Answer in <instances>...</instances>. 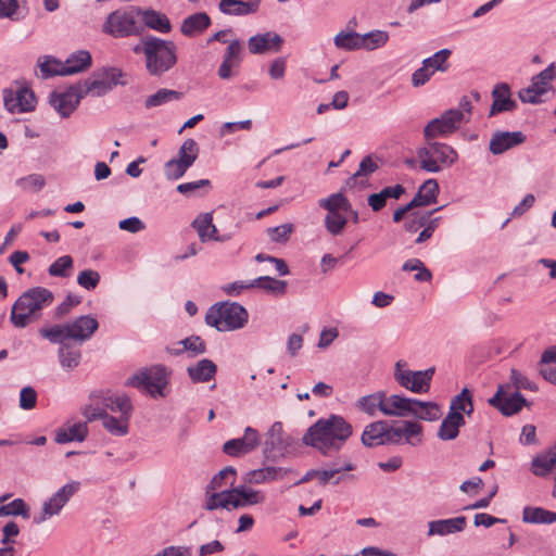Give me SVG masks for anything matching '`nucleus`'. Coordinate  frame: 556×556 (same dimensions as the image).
I'll use <instances>...</instances> for the list:
<instances>
[{"mask_svg":"<svg viewBox=\"0 0 556 556\" xmlns=\"http://www.w3.org/2000/svg\"><path fill=\"white\" fill-rule=\"evenodd\" d=\"M254 288L261 289L275 296H281L287 292V281L269 276H261L252 280Z\"/></svg>","mask_w":556,"mask_h":556,"instance_id":"43","label":"nucleus"},{"mask_svg":"<svg viewBox=\"0 0 556 556\" xmlns=\"http://www.w3.org/2000/svg\"><path fill=\"white\" fill-rule=\"evenodd\" d=\"M247 309L238 303H222L213 305L205 316L208 326L218 331H232L244 327L248 323Z\"/></svg>","mask_w":556,"mask_h":556,"instance_id":"5","label":"nucleus"},{"mask_svg":"<svg viewBox=\"0 0 556 556\" xmlns=\"http://www.w3.org/2000/svg\"><path fill=\"white\" fill-rule=\"evenodd\" d=\"M144 24L159 33L166 34L172 29L170 22L168 17L154 10H147L140 13Z\"/></svg>","mask_w":556,"mask_h":556,"instance_id":"44","label":"nucleus"},{"mask_svg":"<svg viewBox=\"0 0 556 556\" xmlns=\"http://www.w3.org/2000/svg\"><path fill=\"white\" fill-rule=\"evenodd\" d=\"M58 354L60 364L64 369L72 370L80 363L81 354L79 350L63 345L59 349Z\"/></svg>","mask_w":556,"mask_h":556,"instance_id":"57","label":"nucleus"},{"mask_svg":"<svg viewBox=\"0 0 556 556\" xmlns=\"http://www.w3.org/2000/svg\"><path fill=\"white\" fill-rule=\"evenodd\" d=\"M8 496L0 497V516H23L29 517V507L22 498H15L7 503Z\"/></svg>","mask_w":556,"mask_h":556,"instance_id":"49","label":"nucleus"},{"mask_svg":"<svg viewBox=\"0 0 556 556\" xmlns=\"http://www.w3.org/2000/svg\"><path fill=\"white\" fill-rule=\"evenodd\" d=\"M199 155V146L194 139H187L182 142L178 151V161L184 162L191 167Z\"/></svg>","mask_w":556,"mask_h":556,"instance_id":"56","label":"nucleus"},{"mask_svg":"<svg viewBox=\"0 0 556 556\" xmlns=\"http://www.w3.org/2000/svg\"><path fill=\"white\" fill-rule=\"evenodd\" d=\"M53 293L42 287L25 291L13 304L10 320L16 328H25L41 317V311L51 305Z\"/></svg>","mask_w":556,"mask_h":556,"instance_id":"2","label":"nucleus"},{"mask_svg":"<svg viewBox=\"0 0 556 556\" xmlns=\"http://www.w3.org/2000/svg\"><path fill=\"white\" fill-rule=\"evenodd\" d=\"M180 343L184 346V351L191 357L203 354L206 351V346L200 337H189L184 339Z\"/></svg>","mask_w":556,"mask_h":556,"instance_id":"64","label":"nucleus"},{"mask_svg":"<svg viewBox=\"0 0 556 556\" xmlns=\"http://www.w3.org/2000/svg\"><path fill=\"white\" fill-rule=\"evenodd\" d=\"M202 242L214 240L224 242L230 239L229 235L219 236L216 226L213 224L212 214L206 213L198 216L192 223Z\"/></svg>","mask_w":556,"mask_h":556,"instance_id":"27","label":"nucleus"},{"mask_svg":"<svg viewBox=\"0 0 556 556\" xmlns=\"http://www.w3.org/2000/svg\"><path fill=\"white\" fill-rule=\"evenodd\" d=\"M522 520L527 523L551 525L556 522V513L541 507H525Z\"/></svg>","mask_w":556,"mask_h":556,"instance_id":"47","label":"nucleus"},{"mask_svg":"<svg viewBox=\"0 0 556 556\" xmlns=\"http://www.w3.org/2000/svg\"><path fill=\"white\" fill-rule=\"evenodd\" d=\"M83 98L78 84H76L66 89L52 91L49 96V103L61 117L65 118L77 109Z\"/></svg>","mask_w":556,"mask_h":556,"instance_id":"15","label":"nucleus"},{"mask_svg":"<svg viewBox=\"0 0 556 556\" xmlns=\"http://www.w3.org/2000/svg\"><path fill=\"white\" fill-rule=\"evenodd\" d=\"M413 397L402 394H388L384 392V404L382 405V415L388 417H409Z\"/></svg>","mask_w":556,"mask_h":556,"instance_id":"26","label":"nucleus"},{"mask_svg":"<svg viewBox=\"0 0 556 556\" xmlns=\"http://www.w3.org/2000/svg\"><path fill=\"white\" fill-rule=\"evenodd\" d=\"M334 45L339 49L359 50L362 49V35L355 31H341L336 35Z\"/></svg>","mask_w":556,"mask_h":556,"instance_id":"55","label":"nucleus"},{"mask_svg":"<svg viewBox=\"0 0 556 556\" xmlns=\"http://www.w3.org/2000/svg\"><path fill=\"white\" fill-rule=\"evenodd\" d=\"M260 443L261 437L258 431L252 427H247L241 438L225 442L223 451L231 457H240L255 451Z\"/></svg>","mask_w":556,"mask_h":556,"instance_id":"17","label":"nucleus"},{"mask_svg":"<svg viewBox=\"0 0 556 556\" xmlns=\"http://www.w3.org/2000/svg\"><path fill=\"white\" fill-rule=\"evenodd\" d=\"M390 433L391 444L419 446L424 442V427L417 421L402 420L395 425L390 424Z\"/></svg>","mask_w":556,"mask_h":556,"instance_id":"14","label":"nucleus"},{"mask_svg":"<svg viewBox=\"0 0 556 556\" xmlns=\"http://www.w3.org/2000/svg\"><path fill=\"white\" fill-rule=\"evenodd\" d=\"M79 488L78 481H71L58 489L42 502L39 513L34 516V523L41 525L59 516L70 500L79 491Z\"/></svg>","mask_w":556,"mask_h":556,"instance_id":"11","label":"nucleus"},{"mask_svg":"<svg viewBox=\"0 0 556 556\" xmlns=\"http://www.w3.org/2000/svg\"><path fill=\"white\" fill-rule=\"evenodd\" d=\"M465 426V418L447 415L441 421L438 429V438L442 441H451L458 437L459 429Z\"/></svg>","mask_w":556,"mask_h":556,"instance_id":"38","label":"nucleus"},{"mask_svg":"<svg viewBox=\"0 0 556 556\" xmlns=\"http://www.w3.org/2000/svg\"><path fill=\"white\" fill-rule=\"evenodd\" d=\"M384 404V392L378 391L372 394H368L365 396H362L356 402V407L368 414L369 416H375L377 412H380L382 414V405Z\"/></svg>","mask_w":556,"mask_h":556,"instance_id":"46","label":"nucleus"},{"mask_svg":"<svg viewBox=\"0 0 556 556\" xmlns=\"http://www.w3.org/2000/svg\"><path fill=\"white\" fill-rule=\"evenodd\" d=\"M68 340L85 342L91 339L99 328V323L92 315H83L66 323Z\"/></svg>","mask_w":556,"mask_h":556,"instance_id":"20","label":"nucleus"},{"mask_svg":"<svg viewBox=\"0 0 556 556\" xmlns=\"http://www.w3.org/2000/svg\"><path fill=\"white\" fill-rule=\"evenodd\" d=\"M291 445V439L283 432L280 421L274 422L266 433L264 454L266 457H274L276 454H283Z\"/></svg>","mask_w":556,"mask_h":556,"instance_id":"21","label":"nucleus"},{"mask_svg":"<svg viewBox=\"0 0 556 556\" xmlns=\"http://www.w3.org/2000/svg\"><path fill=\"white\" fill-rule=\"evenodd\" d=\"M293 472L294 471L290 468L265 466L247 471L243 475V481L250 485L266 484L275 481H282Z\"/></svg>","mask_w":556,"mask_h":556,"instance_id":"18","label":"nucleus"},{"mask_svg":"<svg viewBox=\"0 0 556 556\" xmlns=\"http://www.w3.org/2000/svg\"><path fill=\"white\" fill-rule=\"evenodd\" d=\"M409 417L426 421H437L442 416L441 407L434 402L420 401L413 397Z\"/></svg>","mask_w":556,"mask_h":556,"instance_id":"30","label":"nucleus"},{"mask_svg":"<svg viewBox=\"0 0 556 556\" xmlns=\"http://www.w3.org/2000/svg\"><path fill=\"white\" fill-rule=\"evenodd\" d=\"M452 55L451 49H441L437 51L434 54H432L429 58H426L422 60V64L427 65L429 68H431L434 73L441 72L445 73L450 68L448 60Z\"/></svg>","mask_w":556,"mask_h":556,"instance_id":"51","label":"nucleus"},{"mask_svg":"<svg viewBox=\"0 0 556 556\" xmlns=\"http://www.w3.org/2000/svg\"><path fill=\"white\" fill-rule=\"evenodd\" d=\"M134 51L136 53H143L146 68L152 76L163 75L177 62L175 43L157 37H147L140 45L134 48Z\"/></svg>","mask_w":556,"mask_h":556,"instance_id":"3","label":"nucleus"},{"mask_svg":"<svg viewBox=\"0 0 556 556\" xmlns=\"http://www.w3.org/2000/svg\"><path fill=\"white\" fill-rule=\"evenodd\" d=\"M103 392H94L90 395V403L81 408V414L87 421L103 419L106 414L105 407L101 403Z\"/></svg>","mask_w":556,"mask_h":556,"instance_id":"50","label":"nucleus"},{"mask_svg":"<svg viewBox=\"0 0 556 556\" xmlns=\"http://www.w3.org/2000/svg\"><path fill=\"white\" fill-rule=\"evenodd\" d=\"M492 100L490 116L511 112L517 108V102L511 98L510 87L506 83L495 85L492 90Z\"/></svg>","mask_w":556,"mask_h":556,"instance_id":"24","label":"nucleus"},{"mask_svg":"<svg viewBox=\"0 0 556 556\" xmlns=\"http://www.w3.org/2000/svg\"><path fill=\"white\" fill-rule=\"evenodd\" d=\"M472 105L467 99L459 102V106L445 111L440 117L430 121L425 127L427 139L444 138L455 132L463 123H467L471 115Z\"/></svg>","mask_w":556,"mask_h":556,"instance_id":"4","label":"nucleus"},{"mask_svg":"<svg viewBox=\"0 0 556 556\" xmlns=\"http://www.w3.org/2000/svg\"><path fill=\"white\" fill-rule=\"evenodd\" d=\"M434 367L425 370H412L405 359H399L394 364L393 379L402 388L415 394L428 393L434 376Z\"/></svg>","mask_w":556,"mask_h":556,"instance_id":"8","label":"nucleus"},{"mask_svg":"<svg viewBox=\"0 0 556 556\" xmlns=\"http://www.w3.org/2000/svg\"><path fill=\"white\" fill-rule=\"evenodd\" d=\"M260 1L258 0H220L219 10L224 14L228 15H248L251 13H255L258 10Z\"/></svg>","mask_w":556,"mask_h":556,"instance_id":"33","label":"nucleus"},{"mask_svg":"<svg viewBox=\"0 0 556 556\" xmlns=\"http://www.w3.org/2000/svg\"><path fill=\"white\" fill-rule=\"evenodd\" d=\"M189 378L194 383L208 382L214 379L217 372L216 364L207 358H203L187 367Z\"/></svg>","mask_w":556,"mask_h":556,"instance_id":"31","label":"nucleus"},{"mask_svg":"<svg viewBox=\"0 0 556 556\" xmlns=\"http://www.w3.org/2000/svg\"><path fill=\"white\" fill-rule=\"evenodd\" d=\"M39 334L51 343H62L64 340H68L66 324L41 328Z\"/></svg>","mask_w":556,"mask_h":556,"instance_id":"61","label":"nucleus"},{"mask_svg":"<svg viewBox=\"0 0 556 556\" xmlns=\"http://www.w3.org/2000/svg\"><path fill=\"white\" fill-rule=\"evenodd\" d=\"M556 76V65L551 63L546 68L531 78L529 86L518 91V97L522 103L540 104L544 102V97L553 91V80Z\"/></svg>","mask_w":556,"mask_h":556,"instance_id":"12","label":"nucleus"},{"mask_svg":"<svg viewBox=\"0 0 556 556\" xmlns=\"http://www.w3.org/2000/svg\"><path fill=\"white\" fill-rule=\"evenodd\" d=\"M427 536H445L463 532L467 526V518L458 516L447 519H437L428 522Z\"/></svg>","mask_w":556,"mask_h":556,"instance_id":"23","label":"nucleus"},{"mask_svg":"<svg viewBox=\"0 0 556 556\" xmlns=\"http://www.w3.org/2000/svg\"><path fill=\"white\" fill-rule=\"evenodd\" d=\"M129 417L119 415L116 417L106 413L102 419V425L110 434L124 437L129 432Z\"/></svg>","mask_w":556,"mask_h":556,"instance_id":"45","label":"nucleus"},{"mask_svg":"<svg viewBox=\"0 0 556 556\" xmlns=\"http://www.w3.org/2000/svg\"><path fill=\"white\" fill-rule=\"evenodd\" d=\"M526 141V136L522 131H495L489 143V150L494 155L503 154L504 152L522 144Z\"/></svg>","mask_w":556,"mask_h":556,"instance_id":"22","label":"nucleus"},{"mask_svg":"<svg viewBox=\"0 0 556 556\" xmlns=\"http://www.w3.org/2000/svg\"><path fill=\"white\" fill-rule=\"evenodd\" d=\"M101 403L105 410L110 409L113 413H118L119 416L131 417L132 404L130 399L124 393H103L101 395Z\"/></svg>","mask_w":556,"mask_h":556,"instance_id":"29","label":"nucleus"},{"mask_svg":"<svg viewBox=\"0 0 556 556\" xmlns=\"http://www.w3.org/2000/svg\"><path fill=\"white\" fill-rule=\"evenodd\" d=\"M439 208H435L430 212L420 213V212H413L407 216V219L404 224L405 229L408 232H416L420 228L425 227L428 222H430L431 215L433 212H437Z\"/></svg>","mask_w":556,"mask_h":556,"instance_id":"59","label":"nucleus"},{"mask_svg":"<svg viewBox=\"0 0 556 556\" xmlns=\"http://www.w3.org/2000/svg\"><path fill=\"white\" fill-rule=\"evenodd\" d=\"M88 434L86 421H68L55 432V441L58 443L81 442Z\"/></svg>","mask_w":556,"mask_h":556,"instance_id":"28","label":"nucleus"},{"mask_svg":"<svg viewBox=\"0 0 556 556\" xmlns=\"http://www.w3.org/2000/svg\"><path fill=\"white\" fill-rule=\"evenodd\" d=\"M419 167L427 173H439L458 159L456 150L442 142H429L416 152Z\"/></svg>","mask_w":556,"mask_h":556,"instance_id":"6","label":"nucleus"},{"mask_svg":"<svg viewBox=\"0 0 556 556\" xmlns=\"http://www.w3.org/2000/svg\"><path fill=\"white\" fill-rule=\"evenodd\" d=\"M388 41V31L376 29L362 35V49L372 51L384 47Z\"/></svg>","mask_w":556,"mask_h":556,"instance_id":"53","label":"nucleus"},{"mask_svg":"<svg viewBox=\"0 0 556 556\" xmlns=\"http://www.w3.org/2000/svg\"><path fill=\"white\" fill-rule=\"evenodd\" d=\"M229 490L205 492V502L203 507L206 510H229Z\"/></svg>","mask_w":556,"mask_h":556,"instance_id":"52","label":"nucleus"},{"mask_svg":"<svg viewBox=\"0 0 556 556\" xmlns=\"http://www.w3.org/2000/svg\"><path fill=\"white\" fill-rule=\"evenodd\" d=\"M37 65L40 71V77L43 79L53 77V76H66L68 75L65 70L64 62L55 59L51 55L40 56L37 61Z\"/></svg>","mask_w":556,"mask_h":556,"instance_id":"40","label":"nucleus"},{"mask_svg":"<svg viewBox=\"0 0 556 556\" xmlns=\"http://www.w3.org/2000/svg\"><path fill=\"white\" fill-rule=\"evenodd\" d=\"M74 269V261L70 255H63L56 258L48 268L51 277L67 278Z\"/></svg>","mask_w":556,"mask_h":556,"instance_id":"54","label":"nucleus"},{"mask_svg":"<svg viewBox=\"0 0 556 556\" xmlns=\"http://www.w3.org/2000/svg\"><path fill=\"white\" fill-rule=\"evenodd\" d=\"M100 282V275L92 269H85L77 276V283L86 290H93Z\"/></svg>","mask_w":556,"mask_h":556,"instance_id":"63","label":"nucleus"},{"mask_svg":"<svg viewBox=\"0 0 556 556\" xmlns=\"http://www.w3.org/2000/svg\"><path fill=\"white\" fill-rule=\"evenodd\" d=\"M137 8L117 9L111 12L102 24V33L113 38H126L138 33Z\"/></svg>","mask_w":556,"mask_h":556,"instance_id":"9","label":"nucleus"},{"mask_svg":"<svg viewBox=\"0 0 556 556\" xmlns=\"http://www.w3.org/2000/svg\"><path fill=\"white\" fill-rule=\"evenodd\" d=\"M318 205L328 213L351 211V203L342 192L332 193L327 198L319 199Z\"/></svg>","mask_w":556,"mask_h":556,"instance_id":"48","label":"nucleus"},{"mask_svg":"<svg viewBox=\"0 0 556 556\" xmlns=\"http://www.w3.org/2000/svg\"><path fill=\"white\" fill-rule=\"evenodd\" d=\"M239 491L242 500V508L253 505H260L266 501V495L261 490H255L252 488H248L245 485H239Z\"/></svg>","mask_w":556,"mask_h":556,"instance_id":"60","label":"nucleus"},{"mask_svg":"<svg viewBox=\"0 0 556 556\" xmlns=\"http://www.w3.org/2000/svg\"><path fill=\"white\" fill-rule=\"evenodd\" d=\"M473 413L472 395L469 389L464 388L462 392L455 395L450 403L448 414L459 418L471 416Z\"/></svg>","mask_w":556,"mask_h":556,"instance_id":"34","label":"nucleus"},{"mask_svg":"<svg viewBox=\"0 0 556 556\" xmlns=\"http://www.w3.org/2000/svg\"><path fill=\"white\" fill-rule=\"evenodd\" d=\"M439 194V184L435 179L426 180L418 189L410 201L415 207L427 206L437 202Z\"/></svg>","mask_w":556,"mask_h":556,"instance_id":"37","label":"nucleus"},{"mask_svg":"<svg viewBox=\"0 0 556 556\" xmlns=\"http://www.w3.org/2000/svg\"><path fill=\"white\" fill-rule=\"evenodd\" d=\"M489 403L504 415L510 416L522 408L526 400L518 391L511 392L510 386L501 384L495 395L489 400Z\"/></svg>","mask_w":556,"mask_h":556,"instance_id":"16","label":"nucleus"},{"mask_svg":"<svg viewBox=\"0 0 556 556\" xmlns=\"http://www.w3.org/2000/svg\"><path fill=\"white\" fill-rule=\"evenodd\" d=\"M283 38L275 31L256 34L249 38L248 49L251 54L278 53L283 46Z\"/></svg>","mask_w":556,"mask_h":556,"instance_id":"19","label":"nucleus"},{"mask_svg":"<svg viewBox=\"0 0 556 556\" xmlns=\"http://www.w3.org/2000/svg\"><path fill=\"white\" fill-rule=\"evenodd\" d=\"M556 469V454L551 448L532 458L530 470L536 477H546Z\"/></svg>","mask_w":556,"mask_h":556,"instance_id":"35","label":"nucleus"},{"mask_svg":"<svg viewBox=\"0 0 556 556\" xmlns=\"http://www.w3.org/2000/svg\"><path fill=\"white\" fill-rule=\"evenodd\" d=\"M182 98V93L167 88H161L155 93L150 94L144 100V108L150 110Z\"/></svg>","mask_w":556,"mask_h":556,"instance_id":"41","label":"nucleus"},{"mask_svg":"<svg viewBox=\"0 0 556 556\" xmlns=\"http://www.w3.org/2000/svg\"><path fill=\"white\" fill-rule=\"evenodd\" d=\"M210 25V16L204 12H198L182 21L180 30L185 36L194 37L205 31Z\"/></svg>","mask_w":556,"mask_h":556,"instance_id":"32","label":"nucleus"},{"mask_svg":"<svg viewBox=\"0 0 556 556\" xmlns=\"http://www.w3.org/2000/svg\"><path fill=\"white\" fill-rule=\"evenodd\" d=\"M91 54L87 50L73 52L64 62L68 75L83 72L91 66Z\"/></svg>","mask_w":556,"mask_h":556,"instance_id":"42","label":"nucleus"},{"mask_svg":"<svg viewBox=\"0 0 556 556\" xmlns=\"http://www.w3.org/2000/svg\"><path fill=\"white\" fill-rule=\"evenodd\" d=\"M346 224L348 219L341 212L328 213L325 217V228L332 236L341 235Z\"/></svg>","mask_w":556,"mask_h":556,"instance_id":"58","label":"nucleus"},{"mask_svg":"<svg viewBox=\"0 0 556 556\" xmlns=\"http://www.w3.org/2000/svg\"><path fill=\"white\" fill-rule=\"evenodd\" d=\"M352 432V426L342 416L330 415L312 425L304 434L303 442L327 455L338 452Z\"/></svg>","mask_w":556,"mask_h":556,"instance_id":"1","label":"nucleus"},{"mask_svg":"<svg viewBox=\"0 0 556 556\" xmlns=\"http://www.w3.org/2000/svg\"><path fill=\"white\" fill-rule=\"evenodd\" d=\"M390 435V424L388 421H375L365 427L362 433V443L368 447L391 444L389 442Z\"/></svg>","mask_w":556,"mask_h":556,"instance_id":"25","label":"nucleus"},{"mask_svg":"<svg viewBox=\"0 0 556 556\" xmlns=\"http://www.w3.org/2000/svg\"><path fill=\"white\" fill-rule=\"evenodd\" d=\"M190 167L176 157L167 161L164 165V174L168 180L181 178Z\"/></svg>","mask_w":556,"mask_h":556,"instance_id":"62","label":"nucleus"},{"mask_svg":"<svg viewBox=\"0 0 556 556\" xmlns=\"http://www.w3.org/2000/svg\"><path fill=\"white\" fill-rule=\"evenodd\" d=\"M404 191L405 189L402 185L386 187L380 192L372 193L368 197V205L374 212H378L387 205L389 199L397 200Z\"/></svg>","mask_w":556,"mask_h":556,"instance_id":"36","label":"nucleus"},{"mask_svg":"<svg viewBox=\"0 0 556 556\" xmlns=\"http://www.w3.org/2000/svg\"><path fill=\"white\" fill-rule=\"evenodd\" d=\"M123 73L116 67H102L78 84L85 97H102L121 84Z\"/></svg>","mask_w":556,"mask_h":556,"instance_id":"10","label":"nucleus"},{"mask_svg":"<svg viewBox=\"0 0 556 556\" xmlns=\"http://www.w3.org/2000/svg\"><path fill=\"white\" fill-rule=\"evenodd\" d=\"M236 475L237 472L233 467H225L213 476L205 488V492L231 489L236 482Z\"/></svg>","mask_w":556,"mask_h":556,"instance_id":"39","label":"nucleus"},{"mask_svg":"<svg viewBox=\"0 0 556 556\" xmlns=\"http://www.w3.org/2000/svg\"><path fill=\"white\" fill-rule=\"evenodd\" d=\"M3 103L10 113L20 114L34 111L37 100L25 83L16 80L3 90Z\"/></svg>","mask_w":556,"mask_h":556,"instance_id":"13","label":"nucleus"},{"mask_svg":"<svg viewBox=\"0 0 556 556\" xmlns=\"http://www.w3.org/2000/svg\"><path fill=\"white\" fill-rule=\"evenodd\" d=\"M169 371L163 365L142 368L127 379L126 384L149 393L151 396L166 395Z\"/></svg>","mask_w":556,"mask_h":556,"instance_id":"7","label":"nucleus"}]
</instances>
